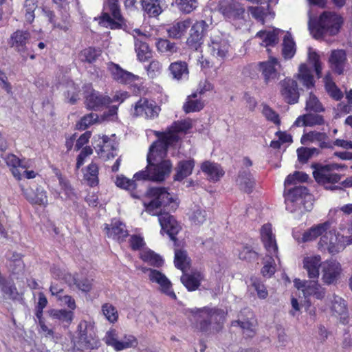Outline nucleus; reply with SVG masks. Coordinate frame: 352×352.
Wrapping results in <instances>:
<instances>
[{
  "mask_svg": "<svg viewBox=\"0 0 352 352\" xmlns=\"http://www.w3.org/2000/svg\"><path fill=\"white\" fill-rule=\"evenodd\" d=\"M309 179L307 174L300 171H295L293 174H289L285 179V186L295 184L296 182H306Z\"/></svg>",
  "mask_w": 352,
  "mask_h": 352,
  "instance_id": "61",
  "label": "nucleus"
},
{
  "mask_svg": "<svg viewBox=\"0 0 352 352\" xmlns=\"http://www.w3.org/2000/svg\"><path fill=\"white\" fill-rule=\"evenodd\" d=\"M266 256L264 261V265L261 269V274L264 277L270 278L276 272V264L272 256Z\"/></svg>",
  "mask_w": 352,
  "mask_h": 352,
  "instance_id": "55",
  "label": "nucleus"
},
{
  "mask_svg": "<svg viewBox=\"0 0 352 352\" xmlns=\"http://www.w3.org/2000/svg\"><path fill=\"white\" fill-rule=\"evenodd\" d=\"M192 25L190 19L175 21L167 29L168 37L174 39H180L187 32V30Z\"/></svg>",
  "mask_w": 352,
  "mask_h": 352,
  "instance_id": "31",
  "label": "nucleus"
},
{
  "mask_svg": "<svg viewBox=\"0 0 352 352\" xmlns=\"http://www.w3.org/2000/svg\"><path fill=\"white\" fill-rule=\"evenodd\" d=\"M261 235L265 248L270 254H275L278 258V246L276 244L275 235L272 232V224L267 223L264 224L261 230Z\"/></svg>",
  "mask_w": 352,
  "mask_h": 352,
  "instance_id": "22",
  "label": "nucleus"
},
{
  "mask_svg": "<svg viewBox=\"0 0 352 352\" xmlns=\"http://www.w3.org/2000/svg\"><path fill=\"white\" fill-rule=\"evenodd\" d=\"M322 280L327 285H336L342 274V267L339 262L335 260H327L322 265Z\"/></svg>",
  "mask_w": 352,
  "mask_h": 352,
  "instance_id": "12",
  "label": "nucleus"
},
{
  "mask_svg": "<svg viewBox=\"0 0 352 352\" xmlns=\"http://www.w3.org/2000/svg\"><path fill=\"white\" fill-rule=\"evenodd\" d=\"M308 195V188L303 186H296L287 191H285L286 209L291 212L296 211L298 205L302 204L303 199Z\"/></svg>",
  "mask_w": 352,
  "mask_h": 352,
  "instance_id": "11",
  "label": "nucleus"
},
{
  "mask_svg": "<svg viewBox=\"0 0 352 352\" xmlns=\"http://www.w3.org/2000/svg\"><path fill=\"white\" fill-rule=\"evenodd\" d=\"M168 128L174 134L178 135L180 133L186 134L192 128V124L190 119L177 120L174 121Z\"/></svg>",
  "mask_w": 352,
  "mask_h": 352,
  "instance_id": "52",
  "label": "nucleus"
},
{
  "mask_svg": "<svg viewBox=\"0 0 352 352\" xmlns=\"http://www.w3.org/2000/svg\"><path fill=\"white\" fill-rule=\"evenodd\" d=\"M104 230L109 237L118 241H122L129 236L126 225L122 221H115L110 225L105 224Z\"/></svg>",
  "mask_w": 352,
  "mask_h": 352,
  "instance_id": "28",
  "label": "nucleus"
},
{
  "mask_svg": "<svg viewBox=\"0 0 352 352\" xmlns=\"http://www.w3.org/2000/svg\"><path fill=\"white\" fill-rule=\"evenodd\" d=\"M256 37L263 40L261 45L264 47H274L278 43V30H260L256 34Z\"/></svg>",
  "mask_w": 352,
  "mask_h": 352,
  "instance_id": "42",
  "label": "nucleus"
},
{
  "mask_svg": "<svg viewBox=\"0 0 352 352\" xmlns=\"http://www.w3.org/2000/svg\"><path fill=\"white\" fill-rule=\"evenodd\" d=\"M347 63V56L344 50H333L329 58V64L331 70L338 75L343 74Z\"/></svg>",
  "mask_w": 352,
  "mask_h": 352,
  "instance_id": "20",
  "label": "nucleus"
},
{
  "mask_svg": "<svg viewBox=\"0 0 352 352\" xmlns=\"http://www.w3.org/2000/svg\"><path fill=\"white\" fill-rule=\"evenodd\" d=\"M313 167L314 168L313 176L319 185L330 190H336L341 188L338 185H336V184L340 182L343 177L342 175L336 172V170L339 168L338 164H314Z\"/></svg>",
  "mask_w": 352,
  "mask_h": 352,
  "instance_id": "4",
  "label": "nucleus"
},
{
  "mask_svg": "<svg viewBox=\"0 0 352 352\" xmlns=\"http://www.w3.org/2000/svg\"><path fill=\"white\" fill-rule=\"evenodd\" d=\"M160 107L154 100L146 98H140L133 106L131 115L133 117H143L145 119H154L158 117Z\"/></svg>",
  "mask_w": 352,
  "mask_h": 352,
  "instance_id": "8",
  "label": "nucleus"
},
{
  "mask_svg": "<svg viewBox=\"0 0 352 352\" xmlns=\"http://www.w3.org/2000/svg\"><path fill=\"white\" fill-rule=\"evenodd\" d=\"M154 135L157 138L149 147V151L147 155L146 160L150 163L151 154H157L158 155H166L168 148L177 143L179 140V137L174 134L171 130L167 127L166 131H155Z\"/></svg>",
  "mask_w": 352,
  "mask_h": 352,
  "instance_id": "6",
  "label": "nucleus"
},
{
  "mask_svg": "<svg viewBox=\"0 0 352 352\" xmlns=\"http://www.w3.org/2000/svg\"><path fill=\"white\" fill-rule=\"evenodd\" d=\"M280 94L284 101L289 104L298 102L300 92L297 81L291 78H285L281 80Z\"/></svg>",
  "mask_w": 352,
  "mask_h": 352,
  "instance_id": "13",
  "label": "nucleus"
},
{
  "mask_svg": "<svg viewBox=\"0 0 352 352\" xmlns=\"http://www.w3.org/2000/svg\"><path fill=\"white\" fill-rule=\"evenodd\" d=\"M190 27L186 45L189 49L197 51L204 43L208 25L204 20H200L197 21Z\"/></svg>",
  "mask_w": 352,
  "mask_h": 352,
  "instance_id": "9",
  "label": "nucleus"
},
{
  "mask_svg": "<svg viewBox=\"0 0 352 352\" xmlns=\"http://www.w3.org/2000/svg\"><path fill=\"white\" fill-rule=\"evenodd\" d=\"M203 276L199 272H194L190 274L184 272L181 276V281L190 292L195 291L200 285Z\"/></svg>",
  "mask_w": 352,
  "mask_h": 352,
  "instance_id": "39",
  "label": "nucleus"
},
{
  "mask_svg": "<svg viewBox=\"0 0 352 352\" xmlns=\"http://www.w3.org/2000/svg\"><path fill=\"white\" fill-rule=\"evenodd\" d=\"M344 24V18L334 11H323L319 16L309 22V28L316 39L339 34Z\"/></svg>",
  "mask_w": 352,
  "mask_h": 352,
  "instance_id": "2",
  "label": "nucleus"
},
{
  "mask_svg": "<svg viewBox=\"0 0 352 352\" xmlns=\"http://www.w3.org/2000/svg\"><path fill=\"white\" fill-rule=\"evenodd\" d=\"M151 154L150 164L147 160V166L144 170H140L134 175L135 180L162 182L168 175L172 169V163L169 160L157 162L156 155Z\"/></svg>",
  "mask_w": 352,
  "mask_h": 352,
  "instance_id": "3",
  "label": "nucleus"
},
{
  "mask_svg": "<svg viewBox=\"0 0 352 352\" xmlns=\"http://www.w3.org/2000/svg\"><path fill=\"white\" fill-rule=\"evenodd\" d=\"M137 180L128 179L127 177L120 175L116 177V184L118 187L123 188L131 192V195L133 198L140 199L142 193L140 191L136 190L137 184L135 183Z\"/></svg>",
  "mask_w": 352,
  "mask_h": 352,
  "instance_id": "37",
  "label": "nucleus"
},
{
  "mask_svg": "<svg viewBox=\"0 0 352 352\" xmlns=\"http://www.w3.org/2000/svg\"><path fill=\"white\" fill-rule=\"evenodd\" d=\"M258 65L265 83L278 78V72L276 66L278 65V61L276 58L270 57L269 60L260 62Z\"/></svg>",
  "mask_w": 352,
  "mask_h": 352,
  "instance_id": "27",
  "label": "nucleus"
},
{
  "mask_svg": "<svg viewBox=\"0 0 352 352\" xmlns=\"http://www.w3.org/2000/svg\"><path fill=\"white\" fill-rule=\"evenodd\" d=\"M142 258L143 261L148 262L155 267H160L163 264V259L162 257L152 250H148L142 253Z\"/></svg>",
  "mask_w": 352,
  "mask_h": 352,
  "instance_id": "56",
  "label": "nucleus"
},
{
  "mask_svg": "<svg viewBox=\"0 0 352 352\" xmlns=\"http://www.w3.org/2000/svg\"><path fill=\"white\" fill-rule=\"evenodd\" d=\"M200 312L202 314L201 316H206L208 318L210 323H214L217 324L215 327L216 330L221 328V324L223 322L224 318V312L221 309H207L204 308L200 309Z\"/></svg>",
  "mask_w": 352,
  "mask_h": 352,
  "instance_id": "45",
  "label": "nucleus"
},
{
  "mask_svg": "<svg viewBox=\"0 0 352 352\" xmlns=\"http://www.w3.org/2000/svg\"><path fill=\"white\" fill-rule=\"evenodd\" d=\"M322 263L320 255L306 256L302 259V267L306 270L307 276L316 281H318L320 268H322Z\"/></svg>",
  "mask_w": 352,
  "mask_h": 352,
  "instance_id": "17",
  "label": "nucleus"
},
{
  "mask_svg": "<svg viewBox=\"0 0 352 352\" xmlns=\"http://www.w3.org/2000/svg\"><path fill=\"white\" fill-rule=\"evenodd\" d=\"M324 82L325 90L329 96L336 101L341 100L343 98V93L333 80L329 73L325 75Z\"/></svg>",
  "mask_w": 352,
  "mask_h": 352,
  "instance_id": "41",
  "label": "nucleus"
},
{
  "mask_svg": "<svg viewBox=\"0 0 352 352\" xmlns=\"http://www.w3.org/2000/svg\"><path fill=\"white\" fill-rule=\"evenodd\" d=\"M195 165V161L192 158L178 162L173 176L174 181L182 182L190 176L192 173Z\"/></svg>",
  "mask_w": 352,
  "mask_h": 352,
  "instance_id": "29",
  "label": "nucleus"
},
{
  "mask_svg": "<svg viewBox=\"0 0 352 352\" xmlns=\"http://www.w3.org/2000/svg\"><path fill=\"white\" fill-rule=\"evenodd\" d=\"M98 174L99 168L96 163L91 162L87 166L86 173L84 175V179L88 186L90 187L98 186L99 183Z\"/></svg>",
  "mask_w": 352,
  "mask_h": 352,
  "instance_id": "47",
  "label": "nucleus"
},
{
  "mask_svg": "<svg viewBox=\"0 0 352 352\" xmlns=\"http://www.w3.org/2000/svg\"><path fill=\"white\" fill-rule=\"evenodd\" d=\"M49 314L53 319L58 320L67 324H69L74 318V313L72 310L52 309L49 311Z\"/></svg>",
  "mask_w": 352,
  "mask_h": 352,
  "instance_id": "51",
  "label": "nucleus"
},
{
  "mask_svg": "<svg viewBox=\"0 0 352 352\" xmlns=\"http://www.w3.org/2000/svg\"><path fill=\"white\" fill-rule=\"evenodd\" d=\"M197 93H193L188 96L186 101L183 105V110L186 113L197 112L204 107V102L200 99H197Z\"/></svg>",
  "mask_w": 352,
  "mask_h": 352,
  "instance_id": "46",
  "label": "nucleus"
},
{
  "mask_svg": "<svg viewBox=\"0 0 352 352\" xmlns=\"http://www.w3.org/2000/svg\"><path fill=\"white\" fill-rule=\"evenodd\" d=\"M329 228V221H324L322 223H319L315 226H312L310 229L303 233L301 241L305 243L313 241L318 236L322 235L324 232H327Z\"/></svg>",
  "mask_w": 352,
  "mask_h": 352,
  "instance_id": "38",
  "label": "nucleus"
},
{
  "mask_svg": "<svg viewBox=\"0 0 352 352\" xmlns=\"http://www.w3.org/2000/svg\"><path fill=\"white\" fill-rule=\"evenodd\" d=\"M250 284L256 292L258 298L265 299L267 297L268 292L266 287L257 278H251Z\"/></svg>",
  "mask_w": 352,
  "mask_h": 352,
  "instance_id": "63",
  "label": "nucleus"
},
{
  "mask_svg": "<svg viewBox=\"0 0 352 352\" xmlns=\"http://www.w3.org/2000/svg\"><path fill=\"white\" fill-rule=\"evenodd\" d=\"M302 144L309 142H317L319 147L323 148H332L331 140L326 133L316 131L304 133L300 139Z\"/></svg>",
  "mask_w": 352,
  "mask_h": 352,
  "instance_id": "19",
  "label": "nucleus"
},
{
  "mask_svg": "<svg viewBox=\"0 0 352 352\" xmlns=\"http://www.w3.org/2000/svg\"><path fill=\"white\" fill-rule=\"evenodd\" d=\"M163 0H141L143 10L149 17H157L163 11L162 3Z\"/></svg>",
  "mask_w": 352,
  "mask_h": 352,
  "instance_id": "40",
  "label": "nucleus"
},
{
  "mask_svg": "<svg viewBox=\"0 0 352 352\" xmlns=\"http://www.w3.org/2000/svg\"><path fill=\"white\" fill-rule=\"evenodd\" d=\"M146 39L144 34H142L141 38H135V50L138 60L140 62H146L153 56L152 50L147 43Z\"/></svg>",
  "mask_w": 352,
  "mask_h": 352,
  "instance_id": "32",
  "label": "nucleus"
},
{
  "mask_svg": "<svg viewBox=\"0 0 352 352\" xmlns=\"http://www.w3.org/2000/svg\"><path fill=\"white\" fill-rule=\"evenodd\" d=\"M144 210L158 220H175L172 214L179 206L177 195L170 194L164 187H150L143 196Z\"/></svg>",
  "mask_w": 352,
  "mask_h": 352,
  "instance_id": "1",
  "label": "nucleus"
},
{
  "mask_svg": "<svg viewBox=\"0 0 352 352\" xmlns=\"http://www.w3.org/2000/svg\"><path fill=\"white\" fill-rule=\"evenodd\" d=\"M296 43L289 33H287L283 38L282 55L285 59H291L296 54Z\"/></svg>",
  "mask_w": 352,
  "mask_h": 352,
  "instance_id": "48",
  "label": "nucleus"
},
{
  "mask_svg": "<svg viewBox=\"0 0 352 352\" xmlns=\"http://www.w3.org/2000/svg\"><path fill=\"white\" fill-rule=\"evenodd\" d=\"M201 170L208 176L209 181L213 182L219 181L225 174L221 165L208 160L201 163Z\"/></svg>",
  "mask_w": 352,
  "mask_h": 352,
  "instance_id": "25",
  "label": "nucleus"
},
{
  "mask_svg": "<svg viewBox=\"0 0 352 352\" xmlns=\"http://www.w3.org/2000/svg\"><path fill=\"white\" fill-rule=\"evenodd\" d=\"M298 289H302L304 294L307 296H313L317 299H322L325 296L326 290L322 287L318 281L316 280H304L299 279L294 281Z\"/></svg>",
  "mask_w": 352,
  "mask_h": 352,
  "instance_id": "18",
  "label": "nucleus"
},
{
  "mask_svg": "<svg viewBox=\"0 0 352 352\" xmlns=\"http://www.w3.org/2000/svg\"><path fill=\"white\" fill-rule=\"evenodd\" d=\"M155 47L159 53L166 56H171L178 50L177 44L174 42H171L167 38H157Z\"/></svg>",
  "mask_w": 352,
  "mask_h": 352,
  "instance_id": "43",
  "label": "nucleus"
},
{
  "mask_svg": "<svg viewBox=\"0 0 352 352\" xmlns=\"http://www.w3.org/2000/svg\"><path fill=\"white\" fill-rule=\"evenodd\" d=\"M337 241L338 236L329 232L321 237L319 245L323 246V244H325L329 252L335 254L344 248V245L341 243L340 239L338 242Z\"/></svg>",
  "mask_w": 352,
  "mask_h": 352,
  "instance_id": "34",
  "label": "nucleus"
},
{
  "mask_svg": "<svg viewBox=\"0 0 352 352\" xmlns=\"http://www.w3.org/2000/svg\"><path fill=\"white\" fill-rule=\"evenodd\" d=\"M100 54L101 51L100 50H97L93 47H89L82 50L80 56L82 62L92 63L96 60Z\"/></svg>",
  "mask_w": 352,
  "mask_h": 352,
  "instance_id": "54",
  "label": "nucleus"
},
{
  "mask_svg": "<svg viewBox=\"0 0 352 352\" xmlns=\"http://www.w3.org/2000/svg\"><path fill=\"white\" fill-rule=\"evenodd\" d=\"M111 97L90 88L85 91V104L87 109L100 111L111 104Z\"/></svg>",
  "mask_w": 352,
  "mask_h": 352,
  "instance_id": "10",
  "label": "nucleus"
},
{
  "mask_svg": "<svg viewBox=\"0 0 352 352\" xmlns=\"http://www.w3.org/2000/svg\"><path fill=\"white\" fill-rule=\"evenodd\" d=\"M104 340L108 346H112L116 351L135 348L138 344V339L131 334H124L122 339L119 340V333L114 329L107 331Z\"/></svg>",
  "mask_w": 352,
  "mask_h": 352,
  "instance_id": "7",
  "label": "nucleus"
},
{
  "mask_svg": "<svg viewBox=\"0 0 352 352\" xmlns=\"http://www.w3.org/2000/svg\"><path fill=\"white\" fill-rule=\"evenodd\" d=\"M98 142L94 146V148L96 152L101 156H104V153L109 151V147L110 146V139L107 135H102L100 137L98 135Z\"/></svg>",
  "mask_w": 352,
  "mask_h": 352,
  "instance_id": "58",
  "label": "nucleus"
},
{
  "mask_svg": "<svg viewBox=\"0 0 352 352\" xmlns=\"http://www.w3.org/2000/svg\"><path fill=\"white\" fill-rule=\"evenodd\" d=\"M162 227V232L166 233L171 240H177L175 236L181 230V226L178 221H160Z\"/></svg>",
  "mask_w": 352,
  "mask_h": 352,
  "instance_id": "50",
  "label": "nucleus"
},
{
  "mask_svg": "<svg viewBox=\"0 0 352 352\" xmlns=\"http://www.w3.org/2000/svg\"><path fill=\"white\" fill-rule=\"evenodd\" d=\"M98 116L94 113L84 116L77 123L76 126L79 130H85L89 126L98 121Z\"/></svg>",
  "mask_w": 352,
  "mask_h": 352,
  "instance_id": "57",
  "label": "nucleus"
},
{
  "mask_svg": "<svg viewBox=\"0 0 352 352\" xmlns=\"http://www.w3.org/2000/svg\"><path fill=\"white\" fill-rule=\"evenodd\" d=\"M219 12L227 19L238 20L243 19L245 8L234 0H222L219 3Z\"/></svg>",
  "mask_w": 352,
  "mask_h": 352,
  "instance_id": "14",
  "label": "nucleus"
},
{
  "mask_svg": "<svg viewBox=\"0 0 352 352\" xmlns=\"http://www.w3.org/2000/svg\"><path fill=\"white\" fill-rule=\"evenodd\" d=\"M332 310L340 316V322L342 324L348 323V311L346 303L344 299L338 296H334L332 304Z\"/></svg>",
  "mask_w": 352,
  "mask_h": 352,
  "instance_id": "44",
  "label": "nucleus"
},
{
  "mask_svg": "<svg viewBox=\"0 0 352 352\" xmlns=\"http://www.w3.org/2000/svg\"><path fill=\"white\" fill-rule=\"evenodd\" d=\"M210 54L220 61L224 60L228 56L230 45L229 42L219 36L211 38L208 44Z\"/></svg>",
  "mask_w": 352,
  "mask_h": 352,
  "instance_id": "15",
  "label": "nucleus"
},
{
  "mask_svg": "<svg viewBox=\"0 0 352 352\" xmlns=\"http://www.w3.org/2000/svg\"><path fill=\"white\" fill-rule=\"evenodd\" d=\"M102 312L106 318L110 322H115L118 320V311L116 309L111 305L104 304L102 307Z\"/></svg>",
  "mask_w": 352,
  "mask_h": 352,
  "instance_id": "64",
  "label": "nucleus"
},
{
  "mask_svg": "<svg viewBox=\"0 0 352 352\" xmlns=\"http://www.w3.org/2000/svg\"><path fill=\"white\" fill-rule=\"evenodd\" d=\"M296 78L307 89L315 87L316 81L312 71L305 63L300 65Z\"/></svg>",
  "mask_w": 352,
  "mask_h": 352,
  "instance_id": "35",
  "label": "nucleus"
},
{
  "mask_svg": "<svg viewBox=\"0 0 352 352\" xmlns=\"http://www.w3.org/2000/svg\"><path fill=\"white\" fill-rule=\"evenodd\" d=\"M147 74L151 78H155L159 76L163 69L162 64L157 60H153L146 67Z\"/></svg>",
  "mask_w": 352,
  "mask_h": 352,
  "instance_id": "60",
  "label": "nucleus"
},
{
  "mask_svg": "<svg viewBox=\"0 0 352 352\" xmlns=\"http://www.w3.org/2000/svg\"><path fill=\"white\" fill-rule=\"evenodd\" d=\"M108 68L113 79L119 83L129 84L135 79L134 74L124 70L118 64L111 63Z\"/></svg>",
  "mask_w": 352,
  "mask_h": 352,
  "instance_id": "30",
  "label": "nucleus"
},
{
  "mask_svg": "<svg viewBox=\"0 0 352 352\" xmlns=\"http://www.w3.org/2000/svg\"><path fill=\"white\" fill-rule=\"evenodd\" d=\"M190 259L185 250L176 249L175 250V265L177 269L185 272L190 267Z\"/></svg>",
  "mask_w": 352,
  "mask_h": 352,
  "instance_id": "49",
  "label": "nucleus"
},
{
  "mask_svg": "<svg viewBox=\"0 0 352 352\" xmlns=\"http://www.w3.org/2000/svg\"><path fill=\"white\" fill-rule=\"evenodd\" d=\"M74 347L78 349H94L100 345L94 327L87 321H81L78 325L77 336L73 339Z\"/></svg>",
  "mask_w": 352,
  "mask_h": 352,
  "instance_id": "5",
  "label": "nucleus"
},
{
  "mask_svg": "<svg viewBox=\"0 0 352 352\" xmlns=\"http://www.w3.org/2000/svg\"><path fill=\"white\" fill-rule=\"evenodd\" d=\"M104 9L111 14L114 20L116 28H120L125 22L121 14L120 6L118 0H107L104 5Z\"/></svg>",
  "mask_w": 352,
  "mask_h": 352,
  "instance_id": "36",
  "label": "nucleus"
},
{
  "mask_svg": "<svg viewBox=\"0 0 352 352\" xmlns=\"http://www.w3.org/2000/svg\"><path fill=\"white\" fill-rule=\"evenodd\" d=\"M306 109L314 112H322L324 111V108L322 107L321 102L311 92L309 94V98L306 102Z\"/></svg>",
  "mask_w": 352,
  "mask_h": 352,
  "instance_id": "59",
  "label": "nucleus"
},
{
  "mask_svg": "<svg viewBox=\"0 0 352 352\" xmlns=\"http://www.w3.org/2000/svg\"><path fill=\"white\" fill-rule=\"evenodd\" d=\"M21 190L25 199L32 204L45 205L47 204V192L43 188H36L34 190L30 187H23Z\"/></svg>",
  "mask_w": 352,
  "mask_h": 352,
  "instance_id": "26",
  "label": "nucleus"
},
{
  "mask_svg": "<svg viewBox=\"0 0 352 352\" xmlns=\"http://www.w3.org/2000/svg\"><path fill=\"white\" fill-rule=\"evenodd\" d=\"M37 0H25L23 6L24 16L27 23L31 24L35 18L34 12L37 8Z\"/></svg>",
  "mask_w": 352,
  "mask_h": 352,
  "instance_id": "53",
  "label": "nucleus"
},
{
  "mask_svg": "<svg viewBox=\"0 0 352 352\" xmlns=\"http://www.w3.org/2000/svg\"><path fill=\"white\" fill-rule=\"evenodd\" d=\"M236 184L240 190L250 194L253 192L256 180L250 170L241 169L236 178Z\"/></svg>",
  "mask_w": 352,
  "mask_h": 352,
  "instance_id": "24",
  "label": "nucleus"
},
{
  "mask_svg": "<svg viewBox=\"0 0 352 352\" xmlns=\"http://www.w3.org/2000/svg\"><path fill=\"white\" fill-rule=\"evenodd\" d=\"M168 76L178 82L188 80L189 77L188 65L186 62L177 60L170 64L168 68Z\"/></svg>",
  "mask_w": 352,
  "mask_h": 352,
  "instance_id": "23",
  "label": "nucleus"
},
{
  "mask_svg": "<svg viewBox=\"0 0 352 352\" xmlns=\"http://www.w3.org/2000/svg\"><path fill=\"white\" fill-rule=\"evenodd\" d=\"M4 160L6 165L10 168L13 177L16 180H21L22 178L21 169H27L26 164H24L23 160L14 154L7 155Z\"/></svg>",
  "mask_w": 352,
  "mask_h": 352,
  "instance_id": "33",
  "label": "nucleus"
},
{
  "mask_svg": "<svg viewBox=\"0 0 352 352\" xmlns=\"http://www.w3.org/2000/svg\"><path fill=\"white\" fill-rule=\"evenodd\" d=\"M146 272L148 273V276L149 280L153 283H157L160 287L162 292L164 293L173 299L176 298V295L172 290V284L164 274L158 270L153 269H147Z\"/></svg>",
  "mask_w": 352,
  "mask_h": 352,
  "instance_id": "16",
  "label": "nucleus"
},
{
  "mask_svg": "<svg viewBox=\"0 0 352 352\" xmlns=\"http://www.w3.org/2000/svg\"><path fill=\"white\" fill-rule=\"evenodd\" d=\"M262 113L267 120L272 122L278 126L280 124V120L278 113H277L269 105L263 104Z\"/></svg>",
  "mask_w": 352,
  "mask_h": 352,
  "instance_id": "62",
  "label": "nucleus"
},
{
  "mask_svg": "<svg viewBox=\"0 0 352 352\" xmlns=\"http://www.w3.org/2000/svg\"><path fill=\"white\" fill-rule=\"evenodd\" d=\"M31 38L30 33L27 30H17L13 32L10 38L9 44L16 51L24 56L27 51V43Z\"/></svg>",
  "mask_w": 352,
  "mask_h": 352,
  "instance_id": "21",
  "label": "nucleus"
}]
</instances>
